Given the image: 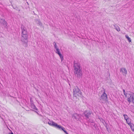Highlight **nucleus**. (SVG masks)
<instances>
[{
    "instance_id": "1",
    "label": "nucleus",
    "mask_w": 134,
    "mask_h": 134,
    "mask_svg": "<svg viewBox=\"0 0 134 134\" xmlns=\"http://www.w3.org/2000/svg\"><path fill=\"white\" fill-rule=\"evenodd\" d=\"M21 41L24 44H27V33L26 28L23 25L21 27Z\"/></svg>"
},
{
    "instance_id": "2",
    "label": "nucleus",
    "mask_w": 134,
    "mask_h": 134,
    "mask_svg": "<svg viewBox=\"0 0 134 134\" xmlns=\"http://www.w3.org/2000/svg\"><path fill=\"white\" fill-rule=\"evenodd\" d=\"M82 92L78 87L76 86L73 89V96L76 97L77 96L81 97L82 96Z\"/></svg>"
},
{
    "instance_id": "3",
    "label": "nucleus",
    "mask_w": 134,
    "mask_h": 134,
    "mask_svg": "<svg viewBox=\"0 0 134 134\" xmlns=\"http://www.w3.org/2000/svg\"><path fill=\"white\" fill-rule=\"evenodd\" d=\"M53 44L54 48L55 49V51L54 50L55 52L59 55L61 59V61H62L63 60V57L62 54L60 53V51L58 47L57 46L55 42H54Z\"/></svg>"
},
{
    "instance_id": "4",
    "label": "nucleus",
    "mask_w": 134,
    "mask_h": 134,
    "mask_svg": "<svg viewBox=\"0 0 134 134\" xmlns=\"http://www.w3.org/2000/svg\"><path fill=\"white\" fill-rule=\"evenodd\" d=\"M127 101L130 104L131 102V100L133 103H134V93L131 92L127 94Z\"/></svg>"
},
{
    "instance_id": "5",
    "label": "nucleus",
    "mask_w": 134,
    "mask_h": 134,
    "mask_svg": "<svg viewBox=\"0 0 134 134\" xmlns=\"http://www.w3.org/2000/svg\"><path fill=\"white\" fill-rule=\"evenodd\" d=\"M74 74L77 77H82L83 75V72L81 69L74 71Z\"/></svg>"
},
{
    "instance_id": "6",
    "label": "nucleus",
    "mask_w": 134,
    "mask_h": 134,
    "mask_svg": "<svg viewBox=\"0 0 134 134\" xmlns=\"http://www.w3.org/2000/svg\"><path fill=\"white\" fill-rule=\"evenodd\" d=\"M73 68L74 71H75L81 69L80 66V64L74 61Z\"/></svg>"
},
{
    "instance_id": "7",
    "label": "nucleus",
    "mask_w": 134,
    "mask_h": 134,
    "mask_svg": "<svg viewBox=\"0 0 134 134\" xmlns=\"http://www.w3.org/2000/svg\"><path fill=\"white\" fill-rule=\"evenodd\" d=\"M48 123L50 125L54 127L57 129H58L60 126V125H58L57 124L55 123L53 121H50V120H49V121L48 122Z\"/></svg>"
},
{
    "instance_id": "8",
    "label": "nucleus",
    "mask_w": 134,
    "mask_h": 134,
    "mask_svg": "<svg viewBox=\"0 0 134 134\" xmlns=\"http://www.w3.org/2000/svg\"><path fill=\"white\" fill-rule=\"evenodd\" d=\"M104 92L100 97V100H102L103 101H106L107 99V94L105 93V91L104 89Z\"/></svg>"
},
{
    "instance_id": "9",
    "label": "nucleus",
    "mask_w": 134,
    "mask_h": 134,
    "mask_svg": "<svg viewBox=\"0 0 134 134\" xmlns=\"http://www.w3.org/2000/svg\"><path fill=\"white\" fill-rule=\"evenodd\" d=\"M120 71L122 73L123 76H126V75L127 74V71L125 68H121L120 69Z\"/></svg>"
},
{
    "instance_id": "10",
    "label": "nucleus",
    "mask_w": 134,
    "mask_h": 134,
    "mask_svg": "<svg viewBox=\"0 0 134 134\" xmlns=\"http://www.w3.org/2000/svg\"><path fill=\"white\" fill-rule=\"evenodd\" d=\"M0 22L1 24H2L4 25V27H6L7 26V23L6 22L4 19H0Z\"/></svg>"
},
{
    "instance_id": "11",
    "label": "nucleus",
    "mask_w": 134,
    "mask_h": 134,
    "mask_svg": "<svg viewBox=\"0 0 134 134\" xmlns=\"http://www.w3.org/2000/svg\"><path fill=\"white\" fill-rule=\"evenodd\" d=\"M91 113L90 111H85L84 113V114L86 117V118L87 119L89 118L90 115L91 114Z\"/></svg>"
},
{
    "instance_id": "12",
    "label": "nucleus",
    "mask_w": 134,
    "mask_h": 134,
    "mask_svg": "<svg viewBox=\"0 0 134 134\" xmlns=\"http://www.w3.org/2000/svg\"><path fill=\"white\" fill-rule=\"evenodd\" d=\"M58 129L60 130H63L66 133V134H68L66 131L65 130V128L62 127L60 125Z\"/></svg>"
},
{
    "instance_id": "13",
    "label": "nucleus",
    "mask_w": 134,
    "mask_h": 134,
    "mask_svg": "<svg viewBox=\"0 0 134 134\" xmlns=\"http://www.w3.org/2000/svg\"><path fill=\"white\" fill-rule=\"evenodd\" d=\"M49 120L46 117L44 116L43 117V120L45 124H47L48 123V121Z\"/></svg>"
},
{
    "instance_id": "14",
    "label": "nucleus",
    "mask_w": 134,
    "mask_h": 134,
    "mask_svg": "<svg viewBox=\"0 0 134 134\" xmlns=\"http://www.w3.org/2000/svg\"><path fill=\"white\" fill-rule=\"evenodd\" d=\"M72 116L76 120L79 119L80 117L79 115L76 113L72 115Z\"/></svg>"
},
{
    "instance_id": "15",
    "label": "nucleus",
    "mask_w": 134,
    "mask_h": 134,
    "mask_svg": "<svg viewBox=\"0 0 134 134\" xmlns=\"http://www.w3.org/2000/svg\"><path fill=\"white\" fill-rule=\"evenodd\" d=\"M113 26L114 27L116 30L118 31H120V29L119 27L116 24H114Z\"/></svg>"
},
{
    "instance_id": "16",
    "label": "nucleus",
    "mask_w": 134,
    "mask_h": 134,
    "mask_svg": "<svg viewBox=\"0 0 134 134\" xmlns=\"http://www.w3.org/2000/svg\"><path fill=\"white\" fill-rule=\"evenodd\" d=\"M125 37L126 38H127V40L129 42H131V38L129 37L128 35H126Z\"/></svg>"
},
{
    "instance_id": "17",
    "label": "nucleus",
    "mask_w": 134,
    "mask_h": 134,
    "mask_svg": "<svg viewBox=\"0 0 134 134\" xmlns=\"http://www.w3.org/2000/svg\"><path fill=\"white\" fill-rule=\"evenodd\" d=\"M126 123L128 124L129 126L130 125V124H132L131 123L130 119H129L127 120H126Z\"/></svg>"
},
{
    "instance_id": "18",
    "label": "nucleus",
    "mask_w": 134,
    "mask_h": 134,
    "mask_svg": "<svg viewBox=\"0 0 134 134\" xmlns=\"http://www.w3.org/2000/svg\"><path fill=\"white\" fill-rule=\"evenodd\" d=\"M129 126H130L132 130L134 132V125L132 124H130V125Z\"/></svg>"
},
{
    "instance_id": "19",
    "label": "nucleus",
    "mask_w": 134,
    "mask_h": 134,
    "mask_svg": "<svg viewBox=\"0 0 134 134\" xmlns=\"http://www.w3.org/2000/svg\"><path fill=\"white\" fill-rule=\"evenodd\" d=\"M36 22L40 26L42 25V23L40 20H36Z\"/></svg>"
},
{
    "instance_id": "20",
    "label": "nucleus",
    "mask_w": 134,
    "mask_h": 134,
    "mask_svg": "<svg viewBox=\"0 0 134 134\" xmlns=\"http://www.w3.org/2000/svg\"><path fill=\"white\" fill-rule=\"evenodd\" d=\"M124 115V119L125 120H127V119H129L128 116L127 115H125V114H124V115Z\"/></svg>"
},
{
    "instance_id": "21",
    "label": "nucleus",
    "mask_w": 134,
    "mask_h": 134,
    "mask_svg": "<svg viewBox=\"0 0 134 134\" xmlns=\"http://www.w3.org/2000/svg\"><path fill=\"white\" fill-rule=\"evenodd\" d=\"M123 91L124 93V94L125 95V97L126 98L127 97V93L125 92V91L124 89H123Z\"/></svg>"
},
{
    "instance_id": "22",
    "label": "nucleus",
    "mask_w": 134,
    "mask_h": 134,
    "mask_svg": "<svg viewBox=\"0 0 134 134\" xmlns=\"http://www.w3.org/2000/svg\"><path fill=\"white\" fill-rule=\"evenodd\" d=\"M33 108L35 109H36V107L34 105V108Z\"/></svg>"
},
{
    "instance_id": "23",
    "label": "nucleus",
    "mask_w": 134,
    "mask_h": 134,
    "mask_svg": "<svg viewBox=\"0 0 134 134\" xmlns=\"http://www.w3.org/2000/svg\"><path fill=\"white\" fill-rule=\"evenodd\" d=\"M9 134H14L12 132L10 133Z\"/></svg>"
},
{
    "instance_id": "24",
    "label": "nucleus",
    "mask_w": 134,
    "mask_h": 134,
    "mask_svg": "<svg viewBox=\"0 0 134 134\" xmlns=\"http://www.w3.org/2000/svg\"><path fill=\"white\" fill-rule=\"evenodd\" d=\"M0 117L2 120H3V118H2L0 116Z\"/></svg>"
}]
</instances>
